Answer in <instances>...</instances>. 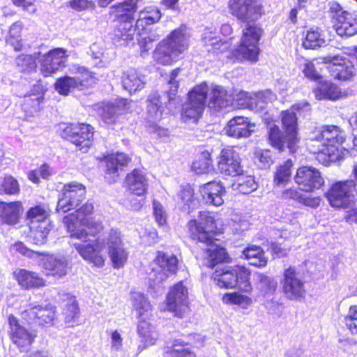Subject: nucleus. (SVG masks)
<instances>
[{"label":"nucleus","mask_w":357,"mask_h":357,"mask_svg":"<svg viewBox=\"0 0 357 357\" xmlns=\"http://www.w3.org/2000/svg\"><path fill=\"white\" fill-rule=\"evenodd\" d=\"M62 136L67 138L82 152H86L92 144L93 128L84 123L70 124L63 128Z\"/></svg>","instance_id":"nucleus-9"},{"label":"nucleus","mask_w":357,"mask_h":357,"mask_svg":"<svg viewBox=\"0 0 357 357\" xmlns=\"http://www.w3.org/2000/svg\"><path fill=\"white\" fill-rule=\"evenodd\" d=\"M276 98L275 95L270 90H266L255 93L252 96L247 92L239 94L238 105L256 112L263 110L268 102H272Z\"/></svg>","instance_id":"nucleus-18"},{"label":"nucleus","mask_w":357,"mask_h":357,"mask_svg":"<svg viewBox=\"0 0 357 357\" xmlns=\"http://www.w3.org/2000/svg\"><path fill=\"white\" fill-rule=\"evenodd\" d=\"M13 275L18 284L23 288L29 289L44 285L43 278H40L36 273L20 269L15 271Z\"/></svg>","instance_id":"nucleus-36"},{"label":"nucleus","mask_w":357,"mask_h":357,"mask_svg":"<svg viewBox=\"0 0 357 357\" xmlns=\"http://www.w3.org/2000/svg\"><path fill=\"white\" fill-rule=\"evenodd\" d=\"M55 89L61 95H68L75 89L79 90V86L74 76H65L61 77L55 82Z\"/></svg>","instance_id":"nucleus-57"},{"label":"nucleus","mask_w":357,"mask_h":357,"mask_svg":"<svg viewBox=\"0 0 357 357\" xmlns=\"http://www.w3.org/2000/svg\"><path fill=\"white\" fill-rule=\"evenodd\" d=\"M243 254L245 258L249 261L250 264L252 266L263 267L267 264L265 253L259 246H249L243 250Z\"/></svg>","instance_id":"nucleus-44"},{"label":"nucleus","mask_w":357,"mask_h":357,"mask_svg":"<svg viewBox=\"0 0 357 357\" xmlns=\"http://www.w3.org/2000/svg\"><path fill=\"white\" fill-rule=\"evenodd\" d=\"M124 100H121L117 103L108 102L102 107L101 116L102 120L108 124L116 121L117 117L123 114L124 110Z\"/></svg>","instance_id":"nucleus-43"},{"label":"nucleus","mask_w":357,"mask_h":357,"mask_svg":"<svg viewBox=\"0 0 357 357\" xmlns=\"http://www.w3.org/2000/svg\"><path fill=\"white\" fill-rule=\"evenodd\" d=\"M43 266L47 274L57 278L66 275L70 264L64 256L47 255L43 259Z\"/></svg>","instance_id":"nucleus-27"},{"label":"nucleus","mask_w":357,"mask_h":357,"mask_svg":"<svg viewBox=\"0 0 357 357\" xmlns=\"http://www.w3.org/2000/svg\"><path fill=\"white\" fill-rule=\"evenodd\" d=\"M167 307L175 316L182 317L188 309V291L179 282L173 286L167 296Z\"/></svg>","instance_id":"nucleus-12"},{"label":"nucleus","mask_w":357,"mask_h":357,"mask_svg":"<svg viewBox=\"0 0 357 357\" xmlns=\"http://www.w3.org/2000/svg\"><path fill=\"white\" fill-rule=\"evenodd\" d=\"M105 161V178L109 182L114 183L119 176V171L128 165L130 158L123 153H116L107 157Z\"/></svg>","instance_id":"nucleus-25"},{"label":"nucleus","mask_w":357,"mask_h":357,"mask_svg":"<svg viewBox=\"0 0 357 357\" xmlns=\"http://www.w3.org/2000/svg\"><path fill=\"white\" fill-rule=\"evenodd\" d=\"M126 183L134 195L144 196L148 190L149 180L143 170L135 169L127 175Z\"/></svg>","instance_id":"nucleus-29"},{"label":"nucleus","mask_w":357,"mask_h":357,"mask_svg":"<svg viewBox=\"0 0 357 357\" xmlns=\"http://www.w3.org/2000/svg\"><path fill=\"white\" fill-rule=\"evenodd\" d=\"M42 100L43 97L41 96H34L33 98L30 96L25 97L22 105L24 110L30 114L37 112L40 109V104Z\"/></svg>","instance_id":"nucleus-61"},{"label":"nucleus","mask_w":357,"mask_h":357,"mask_svg":"<svg viewBox=\"0 0 357 357\" xmlns=\"http://www.w3.org/2000/svg\"><path fill=\"white\" fill-rule=\"evenodd\" d=\"M292 165L291 160H288L282 165L278 167L274 176V184L276 186L282 187L289 182L291 174V168Z\"/></svg>","instance_id":"nucleus-54"},{"label":"nucleus","mask_w":357,"mask_h":357,"mask_svg":"<svg viewBox=\"0 0 357 357\" xmlns=\"http://www.w3.org/2000/svg\"><path fill=\"white\" fill-rule=\"evenodd\" d=\"M70 73L76 78L79 90L88 88L96 83V79L91 72L84 66L73 65L70 68Z\"/></svg>","instance_id":"nucleus-38"},{"label":"nucleus","mask_w":357,"mask_h":357,"mask_svg":"<svg viewBox=\"0 0 357 357\" xmlns=\"http://www.w3.org/2000/svg\"><path fill=\"white\" fill-rule=\"evenodd\" d=\"M153 214L156 222L160 226L166 222V214L161 204L155 200L153 202Z\"/></svg>","instance_id":"nucleus-64"},{"label":"nucleus","mask_w":357,"mask_h":357,"mask_svg":"<svg viewBox=\"0 0 357 357\" xmlns=\"http://www.w3.org/2000/svg\"><path fill=\"white\" fill-rule=\"evenodd\" d=\"M191 238L206 245L204 264L213 268L220 263L227 262L228 255L225 248L215 243L216 224L214 218L208 211H200L199 220H191L188 222Z\"/></svg>","instance_id":"nucleus-2"},{"label":"nucleus","mask_w":357,"mask_h":357,"mask_svg":"<svg viewBox=\"0 0 357 357\" xmlns=\"http://www.w3.org/2000/svg\"><path fill=\"white\" fill-rule=\"evenodd\" d=\"M86 196L85 187L79 183H69L64 185L63 192L57 203L56 211L68 212L78 207Z\"/></svg>","instance_id":"nucleus-7"},{"label":"nucleus","mask_w":357,"mask_h":357,"mask_svg":"<svg viewBox=\"0 0 357 357\" xmlns=\"http://www.w3.org/2000/svg\"><path fill=\"white\" fill-rule=\"evenodd\" d=\"M255 124L248 121L244 116H235L231 119L225 127L227 135L237 139L248 137L254 131Z\"/></svg>","instance_id":"nucleus-24"},{"label":"nucleus","mask_w":357,"mask_h":357,"mask_svg":"<svg viewBox=\"0 0 357 357\" xmlns=\"http://www.w3.org/2000/svg\"><path fill=\"white\" fill-rule=\"evenodd\" d=\"M233 271L235 273L236 287L243 291H250L252 287L250 282V272L249 270L243 266L237 265L233 266Z\"/></svg>","instance_id":"nucleus-46"},{"label":"nucleus","mask_w":357,"mask_h":357,"mask_svg":"<svg viewBox=\"0 0 357 357\" xmlns=\"http://www.w3.org/2000/svg\"><path fill=\"white\" fill-rule=\"evenodd\" d=\"M307 146L311 153L314 154L323 153L327 155L328 160L331 162L342 160L341 154L335 147H327L324 145V142H322L321 139L318 137L316 130L310 134Z\"/></svg>","instance_id":"nucleus-26"},{"label":"nucleus","mask_w":357,"mask_h":357,"mask_svg":"<svg viewBox=\"0 0 357 357\" xmlns=\"http://www.w3.org/2000/svg\"><path fill=\"white\" fill-rule=\"evenodd\" d=\"M356 182L352 180L333 183L326 193V197L333 207L348 208L356 200Z\"/></svg>","instance_id":"nucleus-5"},{"label":"nucleus","mask_w":357,"mask_h":357,"mask_svg":"<svg viewBox=\"0 0 357 357\" xmlns=\"http://www.w3.org/2000/svg\"><path fill=\"white\" fill-rule=\"evenodd\" d=\"M300 105H294L290 110L282 111L281 121L284 133L287 135V139L290 146H296L298 142L297 116L294 110L300 109Z\"/></svg>","instance_id":"nucleus-22"},{"label":"nucleus","mask_w":357,"mask_h":357,"mask_svg":"<svg viewBox=\"0 0 357 357\" xmlns=\"http://www.w3.org/2000/svg\"><path fill=\"white\" fill-rule=\"evenodd\" d=\"M132 305L139 319H147L151 315L152 307L144 294L135 293L132 296Z\"/></svg>","instance_id":"nucleus-48"},{"label":"nucleus","mask_w":357,"mask_h":357,"mask_svg":"<svg viewBox=\"0 0 357 357\" xmlns=\"http://www.w3.org/2000/svg\"><path fill=\"white\" fill-rule=\"evenodd\" d=\"M294 181L300 190L307 192L321 188L324 183L319 170L310 166L299 167L294 176Z\"/></svg>","instance_id":"nucleus-10"},{"label":"nucleus","mask_w":357,"mask_h":357,"mask_svg":"<svg viewBox=\"0 0 357 357\" xmlns=\"http://www.w3.org/2000/svg\"><path fill=\"white\" fill-rule=\"evenodd\" d=\"M120 22L114 31V43H119L120 45H124L128 41L134 39L137 29L136 23L134 25V21L119 19Z\"/></svg>","instance_id":"nucleus-30"},{"label":"nucleus","mask_w":357,"mask_h":357,"mask_svg":"<svg viewBox=\"0 0 357 357\" xmlns=\"http://www.w3.org/2000/svg\"><path fill=\"white\" fill-rule=\"evenodd\" d=\"M143 0H126L115 6L119 19L135 22V13L141 7Z\"/></svg>","instance_id":"nucleus-42"},{"label":"nucleus","mask_w":357,"mask_h":357,"mask_svg":"<svg viewBox=\"0 0 357 357\" xmlns=\"http://www.w3.org/2000/svg\"><path fill=\"white\" fill-rule=\"evenodd\" d=\"M324 63H330L329 70L331 75L339 80H349L355 73L352 62L340 56H328L323 59Z\"/></svg>","instance_id":"nucleus-17"},{"label":"nucleus","mask_w":357,"mask_h":357,"mask_svg":"<svg viewBox=\"0 0 357 357\" xmlns=\"http://www.w3.org/2000/svg\"><path fill=\"white\" fill-rule=\"evenodd\" d=\"M200 192L206 204L215 206H221L224 199L225 188L220 182H208L200 188Z\"/></svg>","instance_id":"nucleus-28"},{"label":"nucleus","mask_w":357,"mask_h":357,"mask_svg":"<svg viewBox=\"0 0 357 357\" xmlns=\"http://www.w3.org/2000/svg\"><path fill=\"white\" fill-rule=\"evenodd\" d=\"M1 185L0 194L16 195L20 192L18 181L11 176L4 178Z\"/></svg>","instance_id":"nucleus-60"},{"label":"nucleus","mask_w":357,"mask_h":357,"mask_svg":"<svg viewBox=\"0 0 357 357\" xmlns=\"http://www.w3.org/2000/svg\"><path fill=\"white\" fill-rule=\"evenodd\" d=\"M48 208L45 205H38L30 208L26 213V218L29 226L32 225L36 228L37 223L45 220H50Z\"/></svg>","instance_id":"nucleus-47"},{"label":"nucleus","mask_w":357,"mask_h":357,"mask_svg":"<svg viewBox=\"0 0 357 357\" xmlns=\"http://www.w3.org/2000/svg\"><path fill=\"white\" fill-rule=\"evenodd\" d=\"M211 153L205 151L202 152L199 158L192 163V168L197 174H204L211 169Z\"/></svg>","instance_id":"nucleus-58"},{"label":"nucleus","mask_w":357,"mask_h":357,"mask_svg":"<svg viewBox=\"0 0 357 357\" xmlns=\"http://www.w3.org/2000/svg\"><path fill=\"white\" fill-rule=\"evenodd\" d=\"M338 89L333 84L322 85L319 89L315 91V96L317 99L335 100L338 97Z\"/></svg>","instance_id":"nucleus-59"},{"label":"nucleus","mask_w":357,"mask_h":357,"mask_svg":"<svg viewBox=\"0 0 357 357\" xmlns=\"http://www.w3.org/2000/svg\"><path fill=\"white\" fill-rule=\"evenodd\" d=\"M282 289L286 297L290 300H298L304 297L305 294L304 283L294 268L289 267L285 270Z\"/></svg>","instance_id":"nucleus-14"},{"label":"nucleus","mask_w":357,"mask_h":357,"mask_svg":"<svg viewBox=\"0 0 357 357\" xmlns=\"http://www.w3.org/2000/svg\"><path fill=\"white\" fill-rule=\"evenodd\" d=\"M222 299L225 304L237 305L243 309H247L252 303L249 296L238 292L227 293L224 294Z\"/></svg>","instance_id":"nucleus-56"},{"label":"nucleus","mask_w":357,"mask_h":357,"mask_svg":"<svg viewBox=\"0 0 357 357\" xmlns=\"http://www.w3.org/2000/svg\"><path fill=\"white\" fill-rule=\"evenodd\" d=\"M40 52L33 54H20L15 59L16 66L22 73H29L36 69V59L39 58Z\"/></svg>","instance_id":"nucleus-50"},{"label":"nucleus","mask_w":357,"mask_h":357,"mask_svg":"<svg viewBox=\"0 0 357 357\" xmlns=\"http://www.w3.org/2000/svg\"><path fill=\"white\" fill-rule=\"evenodd\" d=\"M177 206L184 212L190 213L198 205V200L194 196L193 189L188 185L181 190L176 195Z\"/></svg>","instance_id":"nucleus-35"},{"label":"nucleus","mask_w":357,"mask_h":357,"mask_svg":"<svg viewBox=\"0 0 357 357\" xmlns=\"http://www.w3.org/2000/svg\"><path fill=\"white\" fill-rule=\"evenodd\" d=\"M287 138V135H283L278 126H273L269 128L268 139L271 146L276 149L282 151L287 147L289 150H293L295 146H290Z\"/></svg>","instance_id":"nucleus-40"},{"label":"nucleus","mask_w":357,"mask_h":357,"mask_svg":"<svg viewBox=\"0 0 357 357\" xmlns=\"http://www.w3.org/2000/svg\"><path fill=\"white\" fill-rule=\"evenodd\" d=\"M161 17V12L156 6H149L140 10L135 22L138 34H141V31H144L146 26L159 22Z\"/></svg>","instance_id":"nucleus-31"},{"label":"nucleus","mask_w":357,"mask_h":357,"mask_svg":"<svg viewBox=\"0 0 357 357\" xmlns=\"http://www.w3.org/2000/svg\"><path fill=\"white\" fill-rule=\"evenodd\" d=\"M30 228V238L36 245H43L47 241V236L52 229V225L50 220H45L39 223H37L36 228H33V225L29 226Z\"/></svg>","instance_id":"nucleus-39"},{"label":"nucleus","mask_w":357,"mask_h":357,"mask_svg":"<svg viewBox=\"0 0 357 357\" xmlns=\"http://www.w3.org/2000/svg\"><path fill=\"white\" fill-rule=\"evenodd\" d=\"M137 333L140 338V342L144 344L142 348L139 346V349L142 350L146 347L153 345L158 339V333L155 327L151 325L146 319H141L137 326Z\"/></svg>","instance_id":"nucleus-34"},{"label":"nucleus","mask_w":357,"mask_h":357,"mask_svg":"<svg viewBox=\"0 0 357 357\" xmlns=\"http://www.w3.org/2000/svg\"><path fill=\"white\" fill-rule=\"evenodd\" d=\"M65 322L69 326H74L77 322L79 309L75 298H70L65 304L63 312Z\"/></svg>","instance_id":"nucleus-55"},{"label":"nucleus","mask_w":357,"mask_h":357,"mask_svg":"<svg viewBox=\"0 0 357 357\" xmlns=\"http://www.w3.org/2000/svg\"><path fill=\"white\" fill-rule=\"evenodd\" d=\"M10 336L13 342L22 351H26L33 341L34 336L25 328L21 326L16 317L10 315L8 318Z\"/></svg>","instance_id":"nucleus-19"},{"label":"nucleus","mask_w":357,"mask_h":357,"mask_svg":"<svg viewBox=\"0 0 357 357\" xmlns=\"http://www.w3.org/2000/svg\"><path fill=\"white\" fill-rule=\"evenodd\" d=\"M68 57L66 50L63 48H54L46 54H40L38 59L42 74L47 77L56 73L66 66Z\"/></svg>","instance_id":"nucleus-13"},{"label":"nucleus","mask_w":357,"mask_h":357,"mask_svg":"<svg viewBox=\"0 0 357 357\" xmlns=\"http://www.w3.org/2000/svg\"><path fill=\"white\" fill-rule=\"evenodd\" d=\"M146 82L145 76L135 69L127 70L122 77L123 86L130 93L143 89Z\"/></svg>","instance_id":"nucleus-32"},{"label":"nucleus","mask_w":357,"mask_h":357,"mask_svg":"<svg viewBox=\"0 0 357 357\" xmlns=\"http://www.w3.org/2000/svg\"><path fill=\"white\" fill-rule=\"evenodd\" d=\"M21 212L22 204L20 202H0V219L8 225L17 223Z\"/></svg>","instance_id":"nucleus-33"},{"label":"nucleus","mask_w":357,"mask_h":357,"mask_svg":"<svg viewBox=\"0 0 357 357\" xmlns=\"http://www.w3.org/2000/svg\"><path fill=\"white\" fill-rule=\"evenodd\" d=\"M235 183H233V188L243 194H249L257 189L258 185L252 176L238 175Z\"/></svg>","instance_id":"nucleus-49"},{"label":"nucleus","mask_w":357,"mask_h":357,"mask_svg":"<svg viewBox=\"0 0 357 357\" xmlns=\"http://www.w3.org/2000/svg\"><path fill=\"white\" fill-rule=\"evenodd\" d=\"M231 13L242 21L258 20L263 13L262 5L253 0H230Z\"/></svg>","instance_id":"nucleus-11"},{"label":"nucleus","mask_w":357,"mask_h":357,"mask_svg":"<svg viewBox=\"0 0 357 357\" xmlns=\"http://www.w3.org/2000/svg\"><path fill=\"white\" fill-rule=\"evenodd\" d=\"M318 137L321 139L324 145L327 147H335L343 157V151L341 144L344 140V132L338 127L335 126H328L316 130Z\"/></svg>","instance_id":"nucleus-23"},{"label":"nucleus","mask_w":357,"mask_h":357,"mask_svg":"<svg viewBox=\"0 0 357 357\" xmlns=\"http://www.w3.org/2000/svg\"><path fill=\"white\" fill-rule=\"evenodd\" d=\"M22 316L28 323H38L40 325L51 324L55 317V307L50 305L45 307L31 303L22 312Z\"/></svg>","instance_id":"nucleus-16"},{"label":"nucleus","mask_w":357,"mask_h":357,"mask_svg":"<svg viewBox=\"0 0 357 357\" xmlns=\"http://www.w3.org/2000/svg\"><path fill=\"white\" fill-rule=\"evenodd\" d=\"M204 43L209 52L218 53L226 51L229 45L227 41H222L215 33H205L203 38Z\"/></svg>","instance_id":"nucleus-52"},{"label":"nucleus","mask_w":357,"mask_h":357,"mask_svg":"<svg viewBox=\"0 0 357 357\" xmlns=\"http://www.w3.org/2000/svg\"><path fill=\"white\" fill-rule=\"evenodd\" d=\"M326 43L324 34L318 28L307 31L303 45L305 49H316L323 46Z\"/></svg>","instance_id":"nucleus-53"},{"label":"nucleus","mask_w":357,"mask_h":357,"mask_svg":"<svg viewBox=\"0 0 357 357\" xmlns=\"http://www.w3.org/2000/svg\"><path fill=\"white\" fill-rule=\"evenodd\" d=\"M254 277L257 287L263 295L273 294L275 292L278 283L274 279L261 273H256Z\"/></svg>","instance_id":"nucleus-51"},{"label":"nucleus","mask_w":357,"mask_h":357,"mask_svg":"<svg viewBox=\"0 0 357 357\" xmlns=\"http://www.w3.org/2000/svg\"><path fill=\"white\" fill-rule=\"evenodd\" d=\"M166 100H168L167 93L161 96L157 91H153L149 94L146 101V117L150 122L155 123L162 119Z\"/></svg>","instance_id":"nucleus-20"},{"label":"nucleus","mask_w":357,"mask_h":357,"mask_svg":"<svg viewBox=\"0 0 357 357\" xmlns=\"http://www.w3.org/2000/svg\"><path fill=\"white\" fill-rule=\"evenodd\" d=\"M262 30L257 25H248L243 32L241 44L236 50L238 56L251 62L257 60L259 53L258 43Z\"/></svg>","instance_id":"nucleus-6"},{"label":"nucleus","mask_w":357,"mask_h":357,"mask_svg":"<svg viewBox=\"0 0 357 357\" xmlns=\"http://www.w3.org/2000/svg\"><path fill=\"white\" fill-rule=\"evenodd\" d=\"M177 268L178 259L176 256L158 252L149 275V280L153 281L154 285L158 284L169 275L175 274Z\"/></svg>","instance_id":"nucleus-8"},{"label":"nucleus","mask_w":357,"mask_h":357,"mask_svg":"<svg viewBox=\"0 0 357 357\" xmlns=\"http://www.w3.org/2000/svg\"><path fill=\"white\" fill-rule=\"evenodd\" d=\"M188 45L189 35L187 33V28L185 25H181L158 44L153 52L154 61L162 65H172L179 59L180 56L188 48Z\"/></svg>","instance_id":"nucleus-3"},{"label":"nucleus","mask_w":357,"mask_h":357,"mask_svg":"<svg viewBox=\"0 0 357 357\" xmlns=\"http://www.w3.org/2000/svg\"><path fill=\"white\" fill-rule=\"evenodd\" d=\"M231 103V98L227 91L220 86H215L211 93L208 107L214 110H220L227 107Z\"/></svg>","instance_id":"nucleus-41"},{"label":"nucleus","mask_w":357,"mask_h":357,"mask_svg":"<svg viewBox=\"0 0 357 357\" xmlns=\"http://www.w3.org/2000/svg\"><path fill=\"white\" fill-rule=\"evenodd\" d=\"M93 211V204L86 203L63 218L70 233L71 244L84 259L98 267L104 265L102 252L106 249L114 268L123 267L127 261L128 253L123 248L120 232L112 229L106 238H96V234L102 227L92 218Z\"/></svg>","instance_id":"nucleus-1"},{"label":"nucleus","mask_w":357,"mask_h":357,"mask_svg":"<svg viewBox=\"0 0 357 357\" xmlns=\"http://www.w3.org/2000/svg\"><path fill=\"white\" fill-rule=\"evenodd\" d=\"M218 166L220 173L227 176H236L243 172L239 154L231 148L222 150Z\"/></svg>","instance_id":"nucleus-15"},{"label":"nucleus","mask_w":357,"mask_h":357,"mask_svg":"<svg viewBox=\"0 0 357 357\" xmlns=\"http://www.w3.org/2000/svg\"><path fill=\"white\" fill-rule=\"evenodd\" d=\"M208 87L206 83L195 86L189 93L188 101L182 108L183 121L196 123L206 107Z\"/></svg>","instance_id":"nucleus-4"},{"label":"nucleus","mask_w":357,"mask_h":357,"mask_svg":"<svg viewBox=\"0 0 357 357\" xmlns=\"http://www.w3.org/2000/svg\"><path fill=\"white\" fill-rule=\"evenodd\" d=\"M347 328L352 334H357V305H351L344 318Z\"/></svg>","instance_id":"nucleus-62"},{"label":"nucleus","mask_w":357,"mask_h":357,"mask_svg":"<svg viewBox=\"0 0 357 357\" xmlns=\"http://www.w3.org/2000/svg\"><path fill=\"white\" fill-rule=\"evenodd\" d=\"M23 24L21 22L13 23L9 29L8 34L6 38L7 45L13 47L15 51H26L29 47L24 45L21 38V32Z\"/></svg>","instance_id":"nucleus-37"},{"label":"nucleus","mask_w":357,"mask_h":357,"mask_svg":"<svg viewBox=\"0 0 357 357\" xmlns=\"http://www.w3.org/2000/svg\"><path fill=\"white\" fill-rule=\"evenodd\" d=\"M334 28L337 35L349 38L357 33V14L341 13L335 17Z\"/></svg>","instance_id":"nucleus-21"},{"label":"nucleus","mask_w":357,"mask_h":357,"mask_svg":"<svg viewBox=\"0 0 357 357\" xmlns=\"http://www.w3.org/2000/svg\"><path fill=\"white\" fill-rule=\"evenodd\" d=\"M179 71V68H176L173 70L170 74L169 80L168 82V84L170 86V89L167 92L168 96V102L169 104L174 100L177 93L178 82L176 80V78L177 77Z\"/></svg>","instance_id":"nucleus-63"},{"label":"nucleus","mask_w":357,"mask_h":357,"mask_svg":"<svg viewBox=\"0 0 357 357\" xmlns=\"http://www.w3.org/2000/svg\"><path fill=\"white\" fill-rule=\"evenodd\" d=\"M234 274L233 267H229L221 271L216 270L213 274V278L216 284L221 288H234L236 287Z\"/></svg>","instance_id":"nucleus-45"}]
</instances>
